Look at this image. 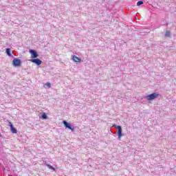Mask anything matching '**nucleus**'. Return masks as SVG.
Wrapping results in <instances>:
<instances>
[{
	"instance_id": "obj_1",
	"label": "nucleus",
	"mask_w": 176,
	"mask_h": 176,
	"mask_svg": "<svg viewBox=\"0 0 176 176\" xmlns=\"http://www.w3.org/2000/svg\"><path fill=\"white\" fill-rule=\"evenodd\" d=\"M115 129H116V130H118L117 132V135H118V140H119V141H120V140H122V137H123V135H124L122 133L123 130L122 129V126H118V125H114Z\"/></svg>"
},
{
	"instance_id": "obj_2",
	"label": "nucleus",
	"mask_w": 176,
	"mask_h": 176,
	"mask_svg": "<svg viewBox=\"0 0 176 176\" xmlns=\"http://www.w3.org/2000/svg\"><path fill=\"white\" fill-rule=\"evenodd\" d=\"M157 97H159V93L155 92V93H153L148 96H144V98H146V100H147V101H152V100L156 99Z\"/></svg>"
},
{
	"instance_id": "obj_3",
	"label": "nucleus",
	"mask_w": 176,
	"mask_h": 176,
	"mask_svg": "<svg viewBox=\"0 0 176 176\" xmlns=\"http://www.w3.org/2000/svg\"><path fill=\"white\" fill-rule=\"evenodd\" d=\"M63 123L66 129H69V130H71L72 131H75V128L72 127V125H71L68 122L63 120Z\"/></svg>"
},
{
	"instance_id": "obj_4",
	"label": "nucleus",
	"mask_w": 176,
	"mask_h": 176,
	"mask_svg": "<svg viewBox=\"0 0 176 176\" xmlns=\"http://www.w3.org/2000/svg\"><path fill=\"white\" fill-rule=\"evenodd\" d=\"M12 64L14 67H20V65H21V60L15 58L12 60Z\"/></svg>"
},
{
	"instance_id": "obj_5",
	"label": "nucleus",
	"mask_w": 176,
	"mask_h": 176,
	"mask_svg": "<svg viewBox=\"0 0 176 176\" xmlns=\"http://www.w3.org/2000/svg\"><path fill=\"white\" fill-rule=\"evenodd\" d=\"M29 53L32 54L31 57L32 58H38V52L35 50H30Z\"/></svg>"
},
{
	"instance_id": "obj_6",
	"label": "nucleus",
	"mask_w": 176,
	"mask_h": 176,
	"mask_svg": "<svg viewBox=\"0 0 176 176\" xmlns=\"http://www.w3.org/2000/svg\"><path fill=\"white\" fill-rule=\"evenodd\" d=\"M31 63H34V64H36V65H41L42 64V60L39 58H34L33 59L30 60Z\"/></svg>"
},
{
	"instance_id": "obj_7",
	"label": "nucleus",
	"mask_w": 176,
	"mask_h": 176,
	"mask_svg": "<svg viewBox=\"0 0 176 176\" xmlns=\"http://www.w3.org/2000/svg\"><path fill=\"white\" fill-rule=\"evenodd\" d=\"M9 126L10 127L11 132L13 134H17V129L13 126V124L11 122H9Z\"/></svg>"
},
{
	"instance_id": "obj_8",
	"label": "nucleus",
	"mask_w": 176,
	"mask_h": 176,
	"mask_svg": "<svg viewBox=\"0 0 176 176\" xmlns=\"http://www.w3.org/2000/svg\"><path fill=\"white\" fill-rule=\"evenodd\" d=\"M72 60L75 62V63H80V61H82V59L80 58L79 57L76 56H73V58Z\"/></svg>"
},
{
	"instance_id": "obj_9",
	"label": "nucleus",
	"mask_w": 176,
	"mask_h": 176,
	"mask_svg": "<svg viewBox=\"0 0 176 176\" xmlns=\"http://www.w3.org/2000/svg\"><path fill=\"white\" fill-rule=\"evenodd\" d=\"M6 53L8 54L9 57H12V53L10 52V48H7L6 50Z\"/></svg>"
},
{
	"instance_id": "obj_10",
	"label": "nucleus",
	"mask_w": 176,
	"mask_h": 176,
	"mask_svg": "<svg viewBox=\"0 0 176 176\" xmlns=\"http://www.w3.org/2000/svg\"><path fill=\"white\" fill-rule=\"evenodd\" d=\"M47 167H48V168H50V170H52V171H55L56 168H54V167H53V166L49 164H46Z\"/></svg>"
},
{
	"instance_id": "obj_11",
	"label": "nucleus",
	"mask_w": 176,
	"mask_h": 176,
	"mask_svg": "<svg viewBox=\"0 0 176 176\" xmlns=\"http://www.w3.org/2000/svg\"><path fill=\"white\" fill-rule=\"evenodd\" d=\"M170 36H171V33L170 32V31H166L165 33V37L166 38H170Z\"/></svg>"
},
{
	"instance_id": "obj_12",
	"label": "nucleus",
	"mask_w": 176,
	"mask_h": 176,
	"mask_svg": "<svg viewBox=\"0 0 176 176\" xmlns=\"http://www.w3.org/2000/svg\"><path fill=\"white\" fill-rule=\"evenodd\" d=\"M41 118H43V119H47V115H46V113H43L41 115Z\"/></svg>"
},
{
	"instance_id": "obj_13",
	"label": "nucleus",
	"mask_w": 176,
	"mask_h": 176,
	"mask_svg": "<svg viewBox=\"0 0 176 176\" xmlns=\"http://www.w3.org/2000/svg\"><path fill=\"white\" fill-rule=\"evenodd\" d=\"M141 5H144V1H139L137 2V6H141Z\"/></svg>"
},
{
	"instance_id": "obj_14",
	"label": "nucleus",
	"mask_w": 176,
	"mask_h": 176,
	"mask_svg": "<svg viewBox=\"0 0 176 176\" xmlns=\"http://www.w3.org/2000/svg\"><path fill=\"white\" fill-rule=\"evenodd\" d=\"M45 86H47V87L50 88V87H52V84L50 82H47L45 84Z\"/></svg>"
},
{
	"instance_id": "obj_15",
	"label": "nucleus",
	"mask_w": 176,
	"mask_h": 176,
	"mask_svg": "<svg viewBox=\"0 0 176 176\" xmlns=\"http://www.w3.org/2000/svg\"><path fill=\"white\" fill-rule=\"evenodd\" d=\"M0 137H2V135L0 133Z\"/></svg>"
}]
</instances>
